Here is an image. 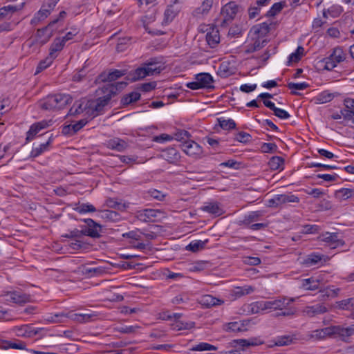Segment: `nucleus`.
Returning <instances> with one entry per match:
<instances>
[{"label": "nucleus", "instance_id": "nucleus-1", "mask_svg": "<svg viewBox=\"0 0 354 354\" xmlns=\"http://www.w3.org/2000/svg\"><path fill=\"white\" fill-rule=\"evenodd\" d=\"M270 32V25L262 23L253 26L250 32V41L245 46V53L250 54L263 48L269 42L267 35Z\"/></svg>", "mask_w": 354, "mask_h": 354}, {"label": "nucleus", "instance_id": "nucleus-2", "mask_svg": "<svg viewBox=\"0 0 354 354\" xmlns=\"http://www.w3.org/2000/svg\"><path fill=\"white\" fill-rule=\"evenodd\" d=\"M72 97L68 94L56 93L48 95L39 102L40 107L47 111H57L64 109L72 102Z\"/></svg>", "mask_w": 354, "mask_h": 354}, {"label": "nucleus", "instance_id": "nucleus-3", "mask_svg": "<svg viewBox=\"0 0 354 354\" xmlns=\"http://www.w3.org/2000/svg\"><path fill=\"white\" fill-rule=\"evenodd\" d=\"M96 93L99 96L96 100H86V107H88V113L93 117L98 115L112 98L109 93L103 91V87L97 90Z\"/></svg>", "mask_w": 354, "mask_h": 354}, {"label": "nucleus", "instance_id": "nucleus-4", "mask_svg": "<svg viewBox=\"0 0 354 354\" xmlns=\"http://www.w3.org/2000/svg\"><path fill=\"white\" fill-rule=\"evenodd\" d=\"M97 315L92 313H75L68 315L66 317L71 318L73 321L78 323H86L89 322L93 319ZM66 317L64 314H55L53 316H50L46 319V321L50 323L59 322L58 317Z\"/></svg>", "mask_w": 354, "mask_h": 354}, {"label": "nucleus", "instance_id": "nucleus-5", "mask_svg": "<svg viewBox=\"0 0 354 354\" xmlns=\"http://www.w3.org/2000/svg\"><path fill=\"white\" fill-rule=\"evenodd\" d=\"M344 59V53L340 48H335L332 54L324 58L322 62L324 63V68L328 71L333 70L338 63L342 62Z\"/></svg>", "mask_w": 354, "mask_h": 354}, {"label": "nucleus", "instance_id": "nucleus-6", "mask_svg": "<svg viewBox=\"0 0 354 354\" xmlns=\"http://www.w3.org/2000/svg\"><path fill=\"white\" fill-rule=\"evenodd\" d=\"M86 226H84L83 230L84 236H88L91 238L97 239L101 236L102 227L99 223H96L91 218L84 220Z\"/></svg>", "mask_w": 354, "mask_h": 354}, {"label": "nucleus", "instance_id": "nucleus-7", "mask_svg": "<svg viewBox=\"0 0 354 354\" xmlns=\"http://www.w3.org/2000/svg\"><path fill=\"white\" fill-rule=\"evenodd\" d=\"M180 147L183 151L189 156L196 159L200 158L202 156V147L193 140L184 141Z\"/></svg>", "mask_w": 354, "mask_h": 354}, {"label": "nucleus", "instance_id": "nucleus-8", "mask_svg": "<svg viewBox=\"0 0 354 354\" xmlns=\"http://www.w3.org/2000/svg\"><path fill=\"white\" fill-rule=\"evenodd\" d=\"M299 198L293 194H280L275 196L268 201V205L270 207H277L289 203H299Z\"/></svg>", "mask_w": 354, "mask_h": 354}, {"label": "nucleus", "instance_id": "nucleus-9", "mask_svg": "<svg viewBox=\"0 0 354 354\" xmlns=\"http://www.w3.org/2000/svg\"><path fill=\"white\" fill-rule=\"evenodd\" d=\"M294 301L293 299H287L281 297L270 301H263V307L266 310H283L292 302Z\"/></svg>", "mask_w": 354, "mask_h": 354}, {"label": "nucleus", "instance_id": "nucleus-10", "mask_svg": "<svg viewBox=\"0 0 354 354\" xmlns=\"http://www.w3.org/2000/svg\"><path fill=\"white\" fill-rule=\"evenodd\" d=\"M321 241L325 242L330 248H336L342 246L344 241L339 237L338 233L326 232L319 236Z\"/></svg>", "mask_w": 354, "mask_h": 354}, {"label": "nucleus", "instance_id": "nucleus-11", "mask_svg": "<svg viewBox=\"0 0 354 354\" xmlns=\"http://www.w3.org/2000/svg\"><path fill=\"white\" fill-rule=\"evenodd\" d=\"M127 75V70H109V71H104L97 77V81L102 82H111L115 81L121 77Z\"/></svg>", "mask_w": 354, "mask_h": 354}, {"label": "nucleus", "instance_id": "nucleus-12", "mask_svg": "<svg viewBox=\"0 0 354 354\" xmlns=\"http://www.w3.org/2000/svg\"><path fill=\"white\" fill-rule=\"evenodd\" d=\"M162 212L158 209H145L136 212V218L145 223L155 222L156 218L161 214Z\"/></svg>", "mask_w": 354, "mask_h": 354}, {"label": "nucleus", "instance_id": "nucleus-13", "mask_svg": "<svg viewBox=\"0 0 354 354\" xmlns=\"http://www.w3.org/2000/svg\"><path fill=\"white\" fill-rule=\"evenodd\" d=\"M58 21H59V18L50 22L47 26H46L43 28H41V29H38L37 30L36 37L37 38L38 41L40 44H44L47 41H48V40L50 39V38L52 37V35L53 34V30H49L53 25H55L56 23H57Z\"/></svg>", "mask_w": 354, "mask_h": 354}, {"label": "nucleus", "instance_id": "nucleus-14", "mask_svg": "<svg viewBox=\"0 0 354 354\" xmlns=\"http://www.w3.org/2000/svg\"><path fill=\"white\" fill-rule=\"evenodd\" d=\"M6 295L8 297L7 301L20 305L31 301L30 295L18 290L7 292Z\"/></svg>", "mask_w": 354, "mask_h": 354}, {"label": "nucleus", "instance_id": "nucleus-15", "mask_svg": "<svg viewBox=\"0 0 354 354\" xmlns=\"http://www.w3.org/2000/svg\"><path fill=\"white\" fill-rule=\"evenodd\" d=\"M53 124V120H42L32 124L29 131L27 132L26 140L30 141L33 139L35 136L39 133L41 129H46Z\"/></svg>", "mask_w": 354, "mask_h": 354}, {"label": "nucleus", "instance_id": "nucleus-16", "mask_svg": "<svg viewBox=\"0 0 354 354\" xmlns=\"http://www.w3.org/2000/svg\"><path fill=\"white\" fill-rule=\"evenodd\" d=\"M53 124V120H42L32 124L29 131L27 132L26 140L30 141L33 139L35 136L39 133L41 129H46Z\"/></svg>", "mask_w": 354, "mask_h": 354}, {"label": "nucleus", "instance_id": "nucleus-17", "mask_svg": "<svg viewBox=\"0 0 354 354\" xmlns=\"http://www.w3.org/2000/svg\"><path fill=\"white\" fill-rule=\"evenodd\" d=\"M206 41L210 48H215L220 42L219 31L216 27L209 26L207 28Z\"/></svg>", "mask_w": 354, "mask_h": 354}, {"label": "nucleus", "instance_id": "nucleus-18", "mask_svg": "<svg viewBox=\"0 0 354 354\" xmlns=\"http://www.w3.org/2000/svg\"><path fill=\"white\" fill-rule=\"evenodd\" d=\"M104 145L110 149L115 150L118 152L124 151L127 147V142L119 138H114L107 140Z\"/></svg>", "mask_w": 354, "mask_h": 354}, {"label": "nucleus", "instance_id": "nucleus-19", "mask_svg": "<svg viewBox=\"0 0 354 354\" xmlns=\"http://www.w3.org/2000/svg\"><path fill=\"white\" fill-rule=\"evenodd\" d=\"M328 311L327 308L323 304H317L310 306H306L303 310V313L309 317H314L324 314Z\"/></svg>", "mask_w": 354, "mask_h": 354}, {"label": "nucleus", "instance_id": "nucleus-20", "mask_svg": "<svg viewBox=\"0 0 354 354\" xmlns=\"http://www.w3.org/2000/svg\"><path fill=\"white\" fill-rule=\"evenodd\" d=\"M86 123L87 120L82 119L75 122V124L65 125L62 128V133L66 136L75 135L77 131L83 128Z\"/></svg>", "mask_w": 354, "mask_h": 354}, {"label": "nucleus", "instance_id": "nucleus-21", "mask_svg": "<svg viewBox=\"0 0 354 354\" xmlns=\"http://www.w3.org/2000/svg\"><path fill=\"white\" fill-rule=\"evenodd\" d=\"M147 76H149V73H147L145 66L143 64L142 66L138 67L133 71L127 73L126 78L130 82H136L142 80Z\"/></svg>", "mask_w": 354, "mask_h": 354}, {"label": "nucleus", "instance_id": "nucleus-22", "mask_svg": "<svg viewBox=\"0 0 354 354\" xmlns=\"http://www.w3.org/2000/svg\"><path fill=\"white\" fill-rule=\"evenodd\" d=\"M334 307L336 309L350 311V316L352 317V315L354 314V298L352 297L336 301Z\"/></svg>", "mask_w": 354, "mask_h": 354}, {"label": "nucleus", "instance_id": "nucleus-23", "mask_svg": "<svg viewBox=\"0 0 354 354\" xmlns=\"http://www.w3.org/2000/svg\"><path fill=\"white\" fill-rule=\"evenodd\" d=\"M199 303L206 308H211L212 306L221 305L224 303V301L216 298L210 295H205L201 297L199 300Z\"/></svg>", "mask_w": 354, "mask_h": 354}, {"label": "nucleus", "instance_id": "nucleus-24", "mask_svg": "<svg viewBox=\"0 0 354 354\" xmlns=\"http://www.w3.org/2000/svg\"><path fill=\"white\" fill-rule=\"evenodd\" d=\"M127 83L125 82H118L115 84H108L103 87V91L109 93L112 97L115 95L119 91L125 88Z\"/></svg>", "mask_w": 354, "mask_h": 354}, {"label": "nucleus", "instance_id": "nucleus-25", "mask_svg": "<svg viewBox=\"0 0 354 354\" xmlns=\"http://www.w3.org/2000/svg\"><path fill=\"white\" fill-rule=\"evenodd\" d=\"M214 0H204L201 6L194 11V16L201 17L207 15L212 7Z\"/></svg>", "mask_w": 354, "mask_h": 354}, {"label": "nucleus", "instance_id": "nucleus-26", "mask_svg": "<svg viewBox=\"0 0 354 354\" xmlns=\"http://www.w3.org/2000/svg\"><path fill=\"white\" fill-rule=\"evenodd\" d=\"M239 10V6L234 2L225 4L222 8V13L226 15V19H233Z\"/></svg>", "mask_w": 354, "mask_h": 354}, {"label": "nucleus", "instance_id": "nucleus-27", "mask_svg": "<svg viewBox=\"0 0 354 354\" xmlns=\"http://www.w3.org/2000/svg\"><path fill=\"white\" fill-rule=\"evenodd\" d=\"M218 75L222 78H226L234 73V68L228 62H223L218 67Z\"/></svg>", "mask_w": 354, "mask_h": 354}, {"label": "nucleus", "instance_id": "nucleus-28", "mask_svg": "<svg viewBox=\"0 0 354 354\" xmlns=\"http://www.w3.org/2000/svg\"><path fill=\"white\" fill-rule=\"evenodd\" d=\"M65 45L64 40L61 38H55L49 48V55L55 59L57 53L61 51Z\"/></svg>", "mask_w": 354, "mask_h": 354}, {"label": "nucleus", "instance_id": "nucleus-29", "mask_svg": "<svg viewBox=\"0 0 354 354\" xmlns=\"http://www.w3.org/2000/svg\"><path fill=\"white\" fill-rule=\"evenodd\" d=\"M201 209L216 216H220L223 214V209L217 202L207 203Z\"/></svg>", "mask_w": 354, "mask_h": 354}, {"label": "nucleus", "instance_id": "nucleus-30", "mask_svg": "<svg viewBox=\"0 0 354 354\" xmlns=\"http://www.w3.org/2000/svg\"><path fill=\"white\" fill-rule=\"evenodd\" d=\"M195 80H198L202 88H212L213 78L209 73H203L196 75Z\"/></svg>", "mask_w": 354, "mask_h": 354}, {"label": "nucleus", "instance_id": "nucleus-31", "mask_svg": "<svg viewBox=\"0 0 354 354\" xmlns=\"http://www.w3.org/2000/svg\"><path fill=\"white\" fill-rule=\"evenodd\" d=\"M86 106V100L76 102L73 106L70 109L68 115H76L80 114L84 111H86L87 113L88 111V107Z\"/></svg>", "mask_w": 354, "mask_h": 354}, {"label": "nucleus", "instance_id": "nucleus-32", "mask_svg": "<svg viewBox=\"0 0 354 354\" xmlns=\"http://www.w3.org/2000/svg\"><path fill=\"white\" fill-rule=\"evenodd\" d=\"M162 156L165 160L170 163L176 162L178 160L180 155L174 148H168L163 151Z\"/></svg>", "mask_w": 354, "mask_h": 354}, {"label": "nucleus", "instance_id": "nucleus-33", "mask_svg": "<svg viewBox=\"0 0 354 354\" xmlns=\"http://www.w3.org/2000/svg\"><path fill=\"white\" fill-rule=\"evenodd\" d=\"M50 15L46 8L41 6V9L35 15L30 21L32 26H37L40 21L44 20Z\"/></svg>", "mask_w": 354, "mask_h": 354}, {"label": "nucleus", "instance_id": "nucleus-34", "mask_svg": "<svg viewBox=\"0 0 354 354\" xmlns=\"http://www.w3.org/2000/svg\"><path fill=\"white\" fill-rule=\"evenodd\" d=\"M15 332L18 336L30 337L32 335L37 334V330H32L30 325H23L15 328Z\"/></svg>", "mask_w": 354, "mask_h": 354}, {"label": "nucleus", "instance_id": "nucleus-35", "mask_svg": "<svg viewBox=\"0 0 354 354\" xmlns=\"http://www.w3.org/2000/svg\"><path fill=\"white\" fill-rule=\"evenodd\" d=\"M319 280L310 277L302 280V287L306 290H315L319 288Z\"/></svg>", "mask_w": 354, "mask_h": 354}, {"label": "nucleus", "instance_id": "nucleus-36", "mask_svg": "<svg viewBox=\"0 0 354 354\" xmlns=\"http://www.w3.org/2000/svg\"><path fill=\"white\" fill-rule=\"evenodd\" d=\"M105 270L102 267L98 268H88L84 267L82 268V273L88 277H98L103 274Z\"/></svg>", "mask_w": 354, "mask_h": 354}, {"label": "nucleus", "instance_id": "nucleus-37", "mask_svg": "<svg viewBox=\"0 0 354 354\" xmlns=\"http://www.w3.org/2000/svg\"><path fill=\"white\" fill-rule=\"evenodd\" d=\"M330 335H332L331 326L313 330L311 334V337L317 339H321Z\"/></svg>", "mask_w": 354, "mask_h": 354}, {"label": "nucleus", "instance_id": "nucleus-38", "mask_svg": "<svg viewBox=\"0 0 354 354\" xmlns=\"http://www.w3.org/2000/svg\"><path fill=\"white\" fill-rule=\"evenodd\" d=\"M268 165L272 170H282L284 165V159L280 156H273L270 159Z\"/></svg>", "mask_w": 354, "mask_h": 354}, {"label": "nucleus", "instance_id": "nucleus-39", "mask_svg": "<svg viewBox=\"0 0 354 354\" xmlns=\"http://www.w3.org/2000/svg\"><path fill=\"white\" fill-rule=\"evenodd\" d=\"M140 98V93L138 92H131L123 96L121 99V104L123 106H127L131 103L138 101Z\"/></svg>", "mask_w": 354, "mask_h": 354}, {"label": "nucleus", "instance_id": "nucleus-40", "mask_svg": "<svg viewBox=\"0 0 354 354\" xmlns=\"http://www.w3.org/2000/svg\"><path fill=\"white\" fill-rule=\"evenodd\" d=\"M208 242V239L205 241H194L191 242L187 247L186 249L187 250L192 251L193 252H198L203 248H205L207 243Z\"/></svg>", "mask_w": 354, "mask_h": 354}, {"label": "nucleus", "instance_id": "nucleus-41", "mask_svg": "<svg viewBox=\"0 0 354 354\" xmlns=\"http://www.w3.org/2000/svg\"><path fill=\"white\" fill-rule=\"evenodd\" d=\"M335 195L340 200H347L354 196V189L342 188L337 190Z\"/></svg>", "mask_w": 354, "mask_h": 354}, {"label": "nucleus", "instance_id": "nucleus-42", "mask_svg": "<svg viewBox=\"0 0 354 354\" xmlns=\"http://www.w3.org/2000/svg\"><path fill=\"white\" fill-rule=\"evenodd\" d=\"M322 257L323 255L315 252L311 253L310 254L308 255L304 260V264L307 266H315L322 259Z\"/></svg>", "mask_w": 354, "mask_h": 354}, {"label": "nucleus", "instance_id": "nucleus-43", "mask_svg": "<svg viewBox=\"0 0 354 354\" xmlns=\"http://www.w3.org/2000/svg\"><path fill=\"white\" fill-rule=\"evenodd\" d=\"M54 58L50 56L49 55L43 60L40 61L38 64V66L36 68V71L35 75H37L39 73H41L44 69L47 68L48 66H50L53 62L54 61Z\"/></svg>", "mask_w": 354, "mask_h": 354}, {"label": "nucleus", "instance_id": "nucleus-44", "mask_svg": "<svg viewBox=\"0 0 354 354\" xmlns=\"http://www.w3.org/2000/svg\"><path fill=\"white\" fill-rule=\"evenodd\" d=\"M304 48L302 46H298L295 53H291L288 57V66L292 62H298L304 55Z\"/></svg>", "mask_w": 354, "mask_h": 354}, {"label": "nucleus", "instance_id": "nucleus-45", "mask_svg": "<svg viewBox=\"0 0 354 354\" xmlns=\"http://www.w3.org/2000/svg\"><path fill=\"white\" fill-rule=\"evenodd\" d=\"M74 209L80 214H86L88 212H96V208L89 203L79 204Z\"/></svg>", "mask_w": 354, "mask_h": 354}, {"label": "nucleus", "instance_id": "nucleus-46", "mask_svg": "<svg viewBox=\"0 0 354 354\" xmlns=\"http://www.w3.org/2000/svg\"><path fill=\"white\" fill-rule=\"evenodd\" d=\"M3 348L6 349L8 348H13V349H19V350H24L26 349V344L20 340H17L15 342H12L11 341H6L3 343Z\"/></svg>", "mask_w": 354, "mask_h": 354}, {"label": "nucleus", "instance_id": "nucleus-47", "mask_svg": "<svg viewBox=\"0 0 354 354\" xmlns=\"http://www.w3.org/2000/svg\"><path fill=\"white\" fill-rule=\"evenodd\" d=\"M147 71L149 73V76L153 75L154 74H158L160 73L162 68L160 66H158V63L154 62H149L144 64Z\"/></svg>", "mask_w": 354, "mask_h": 354}, {"label": "nucleus", "instance_id": "nucleus-48", "mask_svg": "<svg viewBox=\"0 0 354 354\" xmlns=\"http://www.w3.org/2000/svg\"><path fill=\"white\" fill-rule=\"evenodd\" d=\"M50 141H51V139L50 138L49 140L46 142L41 144L37 147L33 148L30 153V156L37 157V156L41 155L44 151L48 150Z\"/></svg>", "mask_w": 354, "mask_h": 354}, {"label": "nucleus", "instance_id": "nucleus-49", "mask_svg": "<svg viewBox=\"0 0 354 354\" xmlns=\"http://www.w3.org/2000/svg\"><path fill=\"white\" fill-rule=\"evenodd\" d=\"M262 215L259 211L251 212L249 214L245 216L243 223L245 225H250L254 221H256Z\"/></svg>", "mask_w": 354, "mask_h": 354}, {"label": "nucleus", "instance_id": "nucleus-50", "mask_svg": "<svg viewBox=\"0 0 354 354\" xmlns=\"http://www.w3.org/2000/svg\"><path fill=\"white\" fill-rule=\"evenodd\" d=\"M219 126L224 130L234 129L236 127V123L232 119H223L219 118L218 120Z\"/></svg>", "mask_w": 354, "mask_h": 354}, {"label": "nucleus", "instance_id": "nucleus-51", "mask_svg": "<svg viewBox=\"0 0 354 354\" xmlns=\"http://www.w3.org/2000/svg\"><path fill=\"white\" fill-rule=\"evenodd\" d=\"M139 328L138 326H122L115 327L114 330L117 332L124 334H131L136 332L137 329Z\"/></svg>", "mask_w": 354, "mask_h": 354}, {"label": "nucleus", "instance_id": "nucleus-52", "mask_svg": "<svg viewBox=\"0 0 354 354\" xmlns=\"http://www.w3.org/2000/svg\"><path fill=\"white\" fill-rule=\"evenodd\" d=\"M333 97L334 95L333 93L328 92V91H324L317 95V100L320 103L324 104L330 102L333 99Z\"/></svg>", "mask_w": 354, "mask_h": 354}, {"label": "nucleus", "instance_id": "nucleus-53", "mask_svg": "<svg viewBox=\"0 0 354 354\" xmlns=\"http://www.w3.org/2000/svg\"><path fill=\"white\" fill-rule=\"evenodd\" d=\"M284 4L281 2L275 3L272 5L271 8L267 12V17H274L277 15L283 9Z\"/></svg>", "mask_w": 354, "mask_h": 354}, {"label": "nucleus", "instance_id": "nucleus-54", "mask_svg": "<svg viewBox=\"0 0 354 354\" xmlns=\"http://www.w3.org/2000/svg\"><path fill=\"white\" fill-rule=\"evenodd\" d=\"M332 327V335H338L343 339L348 337L346 328L341 326H334Z\"/></svg>", "mask_w": 354, "mask_h": 354}, {"label": "nucleus", "instance_id": "nucleus-55", "mask_svg": "<svg viewBox=\"0 0 354 354\" xmlns=\"http://www.w3.org/2000/svg\"><path fill=\"white\" fill-rule=\"evenodd\" d=\"M238 346L242 347L243 348L245 347H248L251 346H257L262 344L261 342H257V340L253 339H240L236 341Z\"/></svg>", "mask_w": 354, "mask_h": 354}, {"label": "nucleus", "instance_id": "nucleus-56", "mask_svg": "<svg viewBox=\"0 0 354 354\" xmlns=\"http://www.w3.org/2000/svg\"><path fill=\"white\" fill-rule=\"evenodd\" d=\"M254 288L251 286H246L244 287H237L235 294L238 297H241L245 295H249L254 292Z\"/></svg>", "mask_w": 354, "mask_h": 354}, {"label": "nucleus", "instance_id": "nucleus-57", "mask_svg": "<svg viewBox=\"0 0 354 354\" xmlns=\"http://www.w3.org/2000/svg\"><path fill=\"white\" fill-rule=\"evenodd\" d=\"M190 134L185 130H178L174 133V138L178 141H188Z\"/></svg>", "mask_w": 354, "mask_h": 354}, {"label": "nucleus", "instance_id": "nucleus-58", "mask_svg": "<svg viewBox=\"0 0 354 354\" xmlns=\"http://www.w3.org/2000/svg\"><path fill=\"white\" fill-rule=\"evenodd\" d=\"M277 146L275 143L264 142L261 146V150L263 153H274L277 151Z\"/></svg>", "mask_w": 354, "mask_h": 354}, {"label": "nucleus", "instance_id": "nucleus-59", "mask_svg": "<svg viewBox=\"0 0 354 354\" xmlns=\"http://www.w3.org/2000/svg\"><path fill=\"white\" fill-rule=\"evenodd\" d=\"M252 136L244 131H240L236 134L235 140L240 142L246 143L251 140Z\"/></svg>", "mask_w": 354, "mask_h": 354}, {"label": "nucleus", "instance_id": "nucleus-60", "mask_svg": "<svg viewBox=\"0 0 354 354\" xmlns=\"http://www.w3.org/2000/svg\"><path fill=\"white\" fill-rule=\"evenodd\" d=\"M17 10L16 6H13L11 5L3 6L0 8V20L3 19L8 12L13 13Z\"/></svg>", "mask_w": 354, "mask_h": 354}, {"label": "nucleus", "instance_id": "nucleus-61", "mask_svg": "<svg viewBox=\"0 0 354 354\" xmlns=\"http://www.w3.org/2000/svg\"><path fill=\"white\" fill-rule=\"evenodd\" d=\"M84 236L83 230L74 229L73 230L70 231L68 233L66 234H63L62 237L70 238V239H79Z\"/></svg>", "mask_w": 354, "mask_h": 354}, {"label": "nucleus", "instance_id": "nucleus-62", "mask_svg": "<svg viewBox=\"0 0 354 354\" xmlns=\"http://www.w3.org/2000/svg\"><path fill=\"white\" fill-rule=\"evenodd\" d=\"M287 86L290 90H292V89L304 90L309 86V84L306 82H301V83L289 82L287 84Z\"/></svg>", "mask_w": 354, "mask_h": 354}, {"label": "nucleus", "instance_id": "nucleus-63", "mask_svg": "<svg viewBox=\"0 0 354 354\" xmlns=\"http://www.w3.org/2000/svg\"><path fill=\"white\" fill-rule=\"evenodd\" d=\"M208 264H209V262L203 261L195 262L193 264L192 267L190 268V270L191 271H202L206 268L207 265H208Z\"/></svg>", "mask_w": 354, "mask_h": 354}, {"label": "nucleus", "instance_id": "nucleus-64", "mask_svg": "<svg viewBox=\"0 0 354 354\" xmlns=\"http://www.w3.org/2000/svg\"><path fill=\"white\" fill-rule=\"evenodd\" d=\"M275 116L280 119H288L290 118V114L285 110L276 107L273 110Z\"/></svg>", "mask_w": 354, "mask_h": 354}]
</instances>
